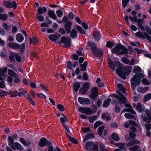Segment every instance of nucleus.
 Masks as SVG:
<instances>
[{"label":"nucleus","instance_id":"nucleus-28","mask_svg":"<svg viewBox=\"0 0 151 151\" xmlns=\"http://www.w3.org/2000/svg\"><path fill=\"white\" fill-rule=\"evenodd\" d=\"M128 50L124 46L121 45V47L120 52L122 54H127L128 53Z\"/></svg>","mask_w":151,"mask_h":151},{"label":"nucleus","instance_id":"nucleus-57","mask_svg":"<svg viewBox=\"0 0 151 151\" xmlns=\"http://www.w3.org/2000/svg\"><path fill=\"white\" fill-rule=\"evenodd\" d=\"M92 113H95L97 111V107L95 104H93L92 106Z\"/></svg>","mask_w":151,"mask_h":151},{"label":"nucleus","instance_id":"nucleus-25","mask_svg":"<svg viewBox=\"0 0 151 151\" xmlns=\"http://www.w3.org/2000/svg\"><path fill=\"white\" fill-rule=\"evenodd\" d=\"M76 28L80 34L87 36L86 33L85 32V31L83 29L81 26L77 25L76 26Z\"/></svg>","mask_w":151,"mask_h":151},{"label":"nucleus","instance_id":"nucleus-29","mask_svg":"<svg viewBox=\"0 0 151 151\" xmlns=\"http://www.w3.org/2000/svg\"><path fill=\"white\" fill-rule=\"evenodd\" d=\"M125 100V99H122V100H121L119 104V105H121L122 104H123L125 105V107L129 108H130V107L132 106L131 105L129 104H127Z\"/></svg>","mask_w":151,"mask_h":151},{"label":"nucleus","instance_id":"nucleus-27","mask_svg":"<svg viewBox=\"0 0 151 151\" xmlns=\"http://www.w3.org/2000/svg\"><path fill=\"white\" fill-rule=\"evenodd\" d=\"M70 35L71 38H76L77 37L78 32L75 29H73L70 31Z\"/></svg>","mask_w":151,"mask_h":151},{"label":"nucleus","instance_id":"nucleus-6","mask_svg":"<svg viewBox=\"0 0 151 151\" xmlns=\"http://www.w3.org/2000/svg\"><path fill=\"white\" fill-rule=\"evenodd\" d=\"M71 38H60V41L57 43H58L59 45L63 44L64 47L70 48L71 46Z\"/></svg>","mask_w":151,"mask_h":151},{"label":"nucleus","instance_id":"nucleus-38","mask_svg":"<svg viewBox=\"0 0 151 151\" xmlns=\"http://www.w3.org/2000/svg\"><path fill=\"white\" fill-rule=\"evenodd\" d=\"M151 99V93H148L145 95L144 96V101L146 102L150 100Z\"/></svg>","mask_w":151,"mask_h":151},{"label":"nucleus","instance_id":"nucleus-48","mask_svg":"<svg viewBox=\"0 0 151 151\" xmlns=\"http://www.w3.org/2000/svg\"><path fill=\"white\" fill-rule=\"evenodd\" d=\"M84 114L87 115H91L92 114V111L90 108H86Z\"/></svg>","mask_w":151,"mask_h":151},{"label":"nucleus","instance_id":"nucleus-12","mask_svg":"<svg viewBox=\"0 0 151 151\" xmlns=\"http://www.w3.org/2000/svg\"><path fill=\"white\" fill-rule=\"evenodd\" d=\"M20 142L25 146L29 147L32 144V142L29 139L26 140L24 138L22 137L20 139Z\"/></svg>","mask_w":151,"mask_h":151},{"label":"nucleus","instance_id":"nucleus-58","mask_svg":"<svg viewBox=\"0 0 151 151\" xmlns=\"http://www.w3.org/2000/svg\"><path fill=\"white\" fill-rule=\"evenodd\" d=\"M16 54V56L15 58L16 60L18 63H20L21 61V58L18 53H17Z\"/></svg>","mask_w":151,"mask_h":151},{"label":"nucleus","instance_id":"nucleus-60","mask_svg":"<svg viewBox=\"0 0 151 151\" xmlns=\"http://www.w3.org/2000/svg\"><path fill=\"white\" fill-rule=\"evenodd\" d=\"M71 58L73 60H77L79 59V56L77 54H74L71 55Z\"/></svg>","mask_w":151,"mask_h":151},{"label":"nucleus","instance_id":"nucleus-13","mask_svg":"<svg viewBox=\"0 0 151 151\" xmlns=\"http://www.w3.org/2000/svg\"><path fill=\"white\" fill-rule=\"evenodd\" d=\"M121 45L120 44H119L116 45L114 48L112 50V52L117 53L119 55H122V53L120 52Z\"/></svg>","mask_w":151,"mask_h":151},{"label":"nucleus","instance_id":"nucleus-39","mask_svg":"<svg viewBox=\"0 0 151 151\" xmlns=\"http://www.w3.org/2000/svg\"><path fill=\"white\" fill-rule=\"evenodd\" d=\"M133 71V72L136 73L141 72L142 70L140 67L137 65H136L134 68Z\"/></svg>","mask_w":151,"mask_h":151},{"label":"nucleus","instance_id":"nucleus-16","mask_svg":"<svg viewBox=\"0 0 151 151\" xmlns=\"http://www.w3.org/2000/svg\"><path fill=\"white\" fill-rule=\"evenodd\" d=\"M145 127L146 129V135L148 137H150V130L151 129V124L149 123L145 124Z\"/></svg>","mask_w":151,"mask_h":151},{"label":"nucleus","instance_id":"nucleus-41","mask_svg":"<svg viewBox=\"0 0 151 151\" xmlns=\"http://www.w3.org/2000/svg\"><path fill=\"white\" fill-rule=\"evenodd\" d=\"M8 18L7 14L2 13H0V20L3 21L6 20Z\"/></svg>","mask_w":151,"mask_h":151},{"label":"nucleus","instance_id":"nucleus-43","mask_svg":"<svg viewBox=\"0 0 151 151\" xmlns=\"http://www.w3.org/2000/svg\"><path fill=\"white\" fill-rule=\"evenodd\" d=\"M100 33L99 31H95L93 32V38H101Z\"/></svg>","mask_w":151,"mask_h":151},{"label":"nucleus","instance_id":"nucleus-21","mask_svg":"<svg viewBox=\"0 0 151 151\" xmlns=\"http://www.w3.org/2000/svg\"><path fill=\"white\" fill-rule=\"evenodd\" d=\"M88 62L86 61H84L83 64H80L81 68L80 70L81 71L84 72L86 70L88 66Z\"/></svg>","mask_w":151,"mask_h":151},{"label":"nucleus","instance_id":"nucleus-9","mask_svg":"<svg viewBox=\"0 0 151 151\" xmlns=\"http://www.w3.org/2000/svg\"><path fill=\"white\" fill-rule=\"evenodd\" d=\"M90 84L88 82L85 83L83 85L82 88L81 87L79 90V92L81 94H86L90 88Z\"/></svg>","mask_w":151,"mask_h":151},{"label":"nucleus","instance_id":"nucleus-36","mask_svg":"<svg viewBox=\"0 0 151 151\" xmlns=\"http://www.w3.org/2000/svg\"><path fill=\"white\" fill-rule=\"evenodd\" d=\"M86 137L87 138V139H93L95 137V135L94 133H89L87 134L86 135Z\"/></svg>","mask_w":151,"mask_h":151},{"label":"nucleus","instance_id":"nucleus-17","mask_svg":"<svg viewBox=\"0 0 151 151\" xmlns=\"http://www.w3.org/2000/svg\"><path fill=\"white\" fill-rule=\"evenodd\" d=\"M92 53L96 56L101 57L103 54V51L100 49L97 48Z\"/></svg>","mask_w":151,"mask_h":151},{"label":"nucleus","instance_id":"nucleus-59","mask_svg":"<svg viewBox=\"0 0 151 151\" xmlns=\"http://www.w3.org/2000/svg\"><path fill=\"white\" fill-rule=\"evenodd\" d=\"M115 102L116 103L115 106V112L116 113H119L121 109L120 107L117 105L116 101H115Z\"/></svg>","mask_w":151,"mask_h":151},{"label":"nucleus","instance_id":"nucleus-14","mask_svg":"<svg viewBox=\"0 0 151 151\" xmlns=\"http://www.w3.org/2000/svg\"><path fill=\"white\" fill-rule=\"evenodd\" d=\"M8 144L9 146L14 150H16L14 146V140L12 137L9 136L8 138Z\"/></svg>","mask_w":151,"mask_h":151},{"label":"nucleus","instance_id":"nucleus-4","mask_svg":"<svg viewBox=\"0 0 151 151\" xmlns=\"http://www.w3.org/2000/svg\"><path fill=\"white\" fill-rule=\"evenodd\" d=\"M47 11V9L45 7H43L42 8L41 6H40L37 10V13L36 14L37 20L40 21H43L44 18L41 15L43 13H45Z\"/></svg>","mask_w":151,"mask_h":151},{"label":"nucleus","instance_id":"nucleus-51","mask_svg":"<svg viewBox=\"0 0 151 151\" xmlns=\"http://www.w3.org/2000/svg\"><path fill=\"white\" fill-rule=\"evenodd\" d=\"M122 62L126 64L129 65V60L126 57H122Z\"/></svg>","mask_w":151,"mask_h":151},{"label":"nucleus","instance_id":"nucleus-26","mask_svg":"<svg viewBox=\"0 0 151 151\" xmlns=\"http://www.w3.org/2000/svg\"><path fill=\"white\" fill-rule=\"evenodd\" d=\"M14 145L15 148H16L17 150L19 151H22L24 149L23 147L21 144L18 142H15L14 144Z\"/></svg>","mask_w":151,"mask_h":151},{"label":"nucleus","instance_id":"nucleus-5","mask_svg":"<svg viewBox=\"0 0 151 151\" xmlns=\"http://www.w3.org/2000/svg\"><path fill=\"white\" fill-rule=\"evenodd\" d=\"M85 147L88 151H91V150L95 151L98 149V146L97 143L94 144L93 142L89 141L86 143Z\"/></svg>","mask_w":151,"mask_h":151},{"label":"nucleus","instance_id":"nucleus-46","mask_svg":"<svg viewBox=\"0 0 151 151\" xmlns=\"http://www.w3.org/2000/svg\"><path fill=\"white\" fill-rule=\"evenodd\" d=\"M135 35L138 38H145L143 33L141 32H138L135 33Z\"/></svg>","mask_w":151,"mask_h":151},{"label":"nucleus","instance_id":"nucleus-37","mask_svg":"<svg viewBox=\"0 0 151 151\" xmlns=\"http://www.w3.org/2000/svg\"><path fill=\"white\" fill-rule=\"evenodd\" d=\"M104 124V122L101 121H98L96 122L94 124V128L96 129L97 127L99 126L102 125Z\"/></svg>","mask_w":151,"mask_h":151},{"label":"nucleus","instance_id":"nucleus-47","mask_svg":"<svg viewBox=\"0 0 151 151\" xmlns=\"http://www.w3.org/2000/svg\"><path fill=\"white\" fill-rule=\"evenodd\" d=\"M0 97L3 98L4 96H6L8 94V92L3 90L2 89L0 90Z\"/></svg>","mask_w":151,"mask_h":151},{"label":"nucleus","instance_id":"nucleus-35","mask_svg":"<svg viewBox=\"0 0 151 151\" xmlns=\"http://www.w3.org/2000/svg\"><path fill=\"white\" fill-rule=\"evenodd\" d=\"M104 128L105 127L104 126H100L98 128L97 132L99 136L101 137L102 134V132Z\"/></svg>","mask_w":151,"mask_h":151},{"label":"nucleus","instance_id":"nucleus-63","mask_svg":"<svg viewBox=\"0 0 151 151\" xmlns=\"http://www.w3.org/2000/svg\"><path fill=\"white\" fill-rule=\"evenodd\" d=\"M130 44L131 45L133 46H137L139 47H140V43L138 42H130Z\"/></svg>","mask_w":151,"mask_h":151},{"label":"nucleus","instance_id":"nucleus-7","mask_svg":"<svg viewBox=\"0 0 151 151\" xmlns=\"http://www.w3.org/2000/svg\"><path fill=\"white\" fill-rule=\"evenodd\" d=\"M133 76L131 80V85L132 88H135L136 85L139 86L140 84V79L135 76Z\"/></svg>","mask_w":151,"mask_h":151},{"label":"nucleus","instance_id":"nucleus-11","mask_svg":"<svg viewBox=\"0 0 151 151\" xmlns=\"http://www.w3.org/2000/svg\"><path fill=\"white\" fill-rule=\"evenodd\" d=\"M72 23L71 21H69L64 24V28L67 34H68L70 32Z\"/></svg>","mask_w":151,"mask_h":151},{"label":"nucleus","instance_id":"nucleus-55","mask_svg":"<svg viewBox=\"0 0 151 151\" xmlns=\"http://www.w3.org/2000/svg\"><path fill=\"white\" fill-rule=\"evenodd\" d=\"M10 95V98H12L14 97L17 96V93L13 91H10L8 92V94Z\"/></svg>","mask_w":151,"mask_h":151},{"label":"nucleus","instance_id":"nucleus-24","mask_svg":"<svg viewBox=\"0 0 151 151\" xmlns=\"http://www.w3.org/2000/svg\"><path fill=\"white\" fill-rule=\"evenodd\" d=\"M48 151H61V149L59 146H56L54 150V148L53 146L51 145L47 147Z\"/></svg>","mask_w":151,"mask_h":151},{"label":"nucleus","instance_id":"nucleus-30","mask_svg":"<svg viewBox=\"0 0 151 151\" xmlns=\"http://www.w3.org/2000/svg\"><path fill=\"white\" fill-rule=\"evenodd\" d=\"M124 116L128 119H133L136 120V117L132 113H126L125 114Z\"/></svg>","mask_w":151,"mask_h":151},{"label":"nucleus","instance_id":"nucleus-44","mask_svg":"<svg viewBox=\"0 0 151 151\" xmlns=\"http://www.w3.org/2000/svg\"><path fill=\"white\" fill-rule=\"evenodd\" d=\"M57 107L61 112H63L65 111V108L64 106L61 104H58L57 105Z\"/></svg>","mask_w":151,"mask_h":151},{"label":"nucleus","instance_id":"nucleus-2","mask_svg":"<svg viewBox=\"0 0 151 151\" xmlns=\"http://www.w3.org/2000/svg\"><path fill=\"white\" fill-rule=\"evenodd\" d=\"M7 45L10 49H19L20 52L21 54H23L24 53L26 45L25 42L22 43L21 45H20L17 43L15 42H8Z\"/></svg>","mask_w":151,"mask_h":151},{"label":"nucleus","instance_id":"nucleus-31","mask_svg":"<svg viewBox=\"0 0 151 151\" xmlns=\"http://www.w3.org/2000/svg\"><path fill=\"white\" fill-rule=\"evenodd\" d=\"M101 117L104 119H106L107 121H109L111 119L110 116L107 115V114L106 113H102L101 115Z\"/></svg>","mask_w":151,"mask_h":151},{"label":"nucleus","instance_id":"nucleus-1","mask_svg":"<svg viewBox=\"0 0 151 151\" xmlns=\"http://www.w3.org/2000/svg\"><path fill=\"white\" fill-rule=\"evenodd\" d=\"M108 60L109 67L111 69L114 70L117 67L118 68L116 69V73L119 77L124 79H125L126 76L131 72L132 67L131 66H126L124 67L123 64L118 60L114 62L109 58L108 59Z\"/></svg>","mask_w":151,"mask_h":151},{"label":"nucleus","instance_id":"nucleus-33","mask_svg":"<svg viewBox=\"0 0 151 151\" xmlns=\"http://www.w3.org/2000/svg\"><path fill=\"white\" fill-rule=\"evenodd\" d=\"M139 146L137 145H135L133 146L130 147L129 150L130 151H140L139 150Z\"/></svg>","mask_w":151,"mask_h":151},{"label":"nucleus","instance_id":"nucleus-52","mask_svg":"<svg viewBox=\"0 0 151 151\" xmlns=\"http://www.w3.org/2000/svg\"><path fill=\"white\" fill-rule=\"evenodd\" d=\"M115 44L114 43L110 41H108L106 43V46L109 48H111Z\"/></svg>","mask_w":151,"mask_h":151},{"label":"nucleus","instance_id":"nucleus-22","mask_svg":"<svg viewBox=\"0 0 151 151\" xmlns=\"http://www.w3.org/2000/svg\"><path fill=\"white\" fill-rule=\"evenodd\" d=\"M81 84L79 82H75L73 84V89L76 92H77L80 87Z\"/></svg>","mask_w":151,"mask_h":151},{"label":"nucleus","instance_id":"nucleus-3","mask_svg":"<svg viewBox=\"0 0 151 151\" xmlns=\"http://www.w3.org/2000/svg\"><path fill=\"white\" fill-rule=\"evenodd\" d=\"M89 97L90 98L92 99L91 100V103L93 104L96 102L98 96V88L97 87L95 86L92 88Z\"/></svg>","mask_w":151,"mask_h":151},{"label":"nucleus","instance_id":"nucleus-50","mask_svg":"<svg viewBox=\"0 0 151 151\" xmlns=\"http://www.w3.org/2000/svg\"><path fill=\"white\" fill-rule=\"evenodd\" d=\"M81 129L83 131L84 133H88L91 132V129L90 127H81Z\"/></svg>","mask_w":151,"mask_h":151},{"label":"nucleus","instance_id":"nucleus-18","mask_svg":"<svg viewBox=\"0 0 151 151\" xmlns=\"http://www.w3.org/2000/svg\"><path fill=\"white\" fill-rule=\"evenodd\" d=\"M111 101V99L110 98H108L106 99L104 101L102 106L104 108H107L110 105V103Z\"/></svg>","mask_w":151,"mask_h":151},{"label":"nucleus","instance_id":"nucleus-42","mask_svg":"<svg viewBox=\"0 0 151 151\" xmlns=\"http://www.w3.org/2000/svg\"><path fill=\"white\" fill-rule=\"evenodd\" d=\"M111 137L113 140L116 141H118L120 139L119 137L115 133H113L111 134Z\"/></svg>","mask_w":151,"mask_h":151},{"label":"nucleus","instance_id":"nucleus-45","mask_svg":"<svg viewBox=\"0 0 151 151\" xmlns=\"http://www.w3.org/2000/svg\"><path fill=\"white\" fill-rule=\"evenodd\" d=\"M111 96L113 97L116 99L118 101V104L120 103V101L122 100V98H121L120 97L118 96L115 94L112 93L111 95Z\"/></svg>","mask_w":151,"mask_h":151},{"label":"nucleus","instance_id":"nucleus-49","mask_svg":"<svg viewBox=\"0 0 151 151\" xmlns=\"http://www.w3.org/2000/svg\"><path fill=\"white\" fill-rule=\"evenodd\" d=\"M13 78H14V82L15 83H20L21 81L20 79L19 78V77L18 75L17 74V75L14 76Z\"/></svg>","mask_w":151,"mask_h":151},{"label":"nucleus","instance_id":"nucleus-53","mask_svg":"<svg viewBox=\"0 0 151 151\" xmlns=\"http://www.w3.org/2000/svg\"><path fill=\"white\" fill-rule=\"evenodd\" d=\"M56 14L59 17H61L63 14L62 11L60 9H58L56 11Z\"/></svg>","mask_w":151,"mask_h":151},{"label":"nucleus","instance_id":"nucleus-23","mask_svg":"<svg viewBox=\"0 0 151 151\" xmlns=\"http://www.w3.org/2000/svg\"><path fill=\"white\" fill-rule=\"evenodd\" d=\"M135 109L139 113L142 112L144 111V109L142 108V104L140 102L137 103V106Z\"/></svg>","mask_w":151,"mask_h":151},{"label":"nucleus","instance_id":"nucleus-19","mask_svg":"<svg viewBox=\"0 0 151 151\" xmlns=\"http://www.w3.org/2000/svg\"><path fill=\"white\" fill-rule=\"evenodd\" d=\"M16 52H11L9 53V57L10 62L11 63H15L16 62L15 59L16 56Z\"/></svg>","mask_w":151,"mask_h":151},{"label":"nucleus","instance_id":"nucleus-40","mask_svg":"<svg viewBox=\"0 0 151 151\" xmlns=\"http://www.w3.org/2000/svg\"><path fill=\"white\" fill-rule=\"evenodd\" d=\"M8 74L9 76L14 77L17 75V74L12 70L9 69L8 70Z\"/></svg>","mask_w":151,"mask_h":151},{"label":"nucleus","instance_id":"nucleus-10","mask_svg":"<svg viewBox=\"0 0 151 151\" xmlns=\"http://www.w3.org/2000/svg\"><path fill=\"white\" fill-rule=\"evenodd\" d=\"M78 100L80 104H81L88 105L91 103V101L88 98L79 97L78 98Z\"/></svg>","mask_w":151,"mask_h":151},{"label":"nucleus","instance_id":"nucleus-15","mask_svg":"<svg viewBox=\"0 0 151 151\" xmlns=\"http://www.w3.org/2000/svg\"><path fill=\"white\" fill-rule=\"evenodd\" d=\"M47 14L49 17L52 19L56 20L57 19V16L55 14L54 11L51 9L48 10L47 12Z\"/></svg>","mask_w":151,"mask_h":151},{"label":"nucleus","instance_id":"nucleus-54","mask_svg":"<svg viewBox=\"0 0 151 151\" xmlns=\"http://www.w3.org/2000/svg\"><path fill=\"white\" fill-rule=\"evenodd\" d=\"M142 83L144 84L148 85L150 84L149 81L145 78H143L142 80Z\"/></svg>","mask_w":151,"mask_h":151},{"label":"nucleus","instance_id":"nucleus-8","mask_svg":"<svg viewBox=\"0 0 151 151\" xmlns=\"http://www.w3.org/2000/svg\"><path fill=\"white\" fill-rule=\"evenodd\" d=\"M39 146L41 147H44L45 146H49L52 144L51 142L47 140L45 137H42L38 143Z\"/></svg>","mask_w":151,"mask_h":151},{"label":"nucleus","instance_id":"nucleus-62","mask_svg":"<svg viewBox=\"0 0 151 151\" xmlns=\"http://www.w3.org/2000/svg\"><path fill=\"white\" fill-rule=\"evenodd\" d=\"M129 124L132 125L134 127H137V124L136 122L133 120H129L128 121Z\"/></svg>","mask_w":151,"mask_h":151},{"label":"nucleus","instance_id":"nucleus-61","mask_svg":"<svg viewBox=\"0 0 151 151\" xmlns=\"http://www.w3.org/2000/svg\"><path fill=\"white\" fill-rule=\"evenodd\" d=\"M127 112H130L134 114H135L136 113L132 106L130 107V108H127Z\"/></svg>","mask_w":151,"mask_h":151},{"label":"nucleus","instance_id":"nucleus-64","mask_svg":"<svg viewBox=\"0 0 151 151\" xmlns=\"http://www.w3.org/2000/svg\"><path fill=\"white\" fill-rule=\"evenodd\" d=\"M129 137L132 138L134 139L136 137V134L135 133L133 132H129Z\"/></svg>","mask_w":151,"mask_h":151},{"label":"nucleus","instance_id":"nucleus-34","mask_svg":"<svg viewBox=\"0 0 151 151\" xmlns=\"http://www.w3.org/2000/svg\"><path fill=\"white\" fill-rule=\"evenodd\" d=\"M3 26L4 29L7 32H9L11 29V26L8 25L6 23H4Z\"/></svg>","mask_w":151,"mask_h":151},{"label":"nucleus","instance_id":"nucleus-32","mask_svg":"<svg viewBox=\"0 0 151 151\" xmlns=\"http://www.w3.org/2000/svg\"><path fill=\"white\" fill-rule=\"evenodd\" d=\"M3 4L6 7L11 8L12 7V4L10 1H4L3 2Z\"/></svg>","mask_w":151,"mask_h":151},{"label":"nucleus","instance_id":"nucleus-20","mask_svg":"<svg viewBox=\"0 0 151 151\" xmlns=\"http://www.w3.org/2000/svg\"><path fill=\"white\" fill-rule=\"evenodd\" d=\"M88 46L91 49L92 52L94 51L97 48L96 44L91 42H88Z\"/></svg>","mask_w":151,"mask_h":151},{"label":"nucleus","instance_id":"nucleus-56","mask_svg":"<svg viewBox=\"0 0 151 151\" xmlns=\"http://www.w3.org/2000/svg\"><path fill=\"white\" fill-rule=\"evenodd\" d=\"M125 144H126L121 143V144L120 145L119 147L120 148L119 149H121L124 151L126 150L127 148L124 146V145H127Z\"/></svg>","mask_w":151,"mask_h":151}]
</instances>
